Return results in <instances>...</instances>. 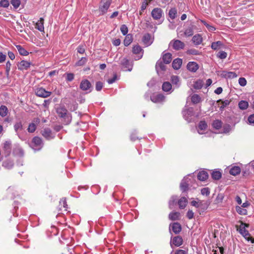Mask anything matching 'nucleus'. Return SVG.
Here are the masks:
<instances>
[{
  "label": "nucleus",
  "instance_id": "f257e3e1",
  "mask_svg": "<svg viewBox=\"0 0 254 254\" xmlns=\"http://www.w3.org/2000/svg\"><path fill=\"white\" fill-rule=\"evenodd\" d=\"M56 112L59 117L67 119L66 124H68L70 122V119L67 116V110L64 106H60L57 107L56 109Z\"/></svg>",
  "mask_w": 254,
  "mask_h": 254
},
{
  "label": "nucleus",
  "instance_id": "f03ea898",
  "mask_svg": "<svg viewBox=\"0 0 254 254\" xmlns=\"http://www.w3.org/2000/svg\"><path fill=\"white\" fill-rule=\"evenodd\" d=\"M120 65L124 71H131L132 69L133 64L126 58H123L120 60Z\"/></svg>",
  "mask_w": 254,
  "mask_h": 254
},
{
  "label": "nucleus",
  "instance_id": "7ed1b4c3",
  "mask_svg": "<svg viewBox=\"0 0 254 254\" xmlns=\"http://www.w3.org/2000/svg\"><path fill=\"white\" fill-rule=\"evenodd\" d=\"M79 87L80 89L83 91H87V93L91 92L93 89V87L92 86L90 82L87 79H83L81 80Z\"/></svg>",
  "mask_w": 254,
  "mask_h": 254
},
{
  "label": "nucleus",
  "instance_id": "20e7f679",
  "mask_svg": "<svg viewBox=\"0 0 254 254\" xmlns=\"http://www.w3.org/2000/svg\"><path fill=\"white\" fill-rule=\"evenodd\" d=\"M35 94L40 97L47 98L51 96L52 92L48 91L43 87H39L35 90Z\"/></svg>",
  "mask_w": 254,
  "mask_h": 254
},
{
  "label": "nucleus",
  "instance_id": "39448f33",
  "mask_svg": "<svg viewBox=\"0 0 254 254\" xmlns=\"http://www.w3.org/2000/svg\"><path fill=\"white\" fill-rule=\"evenodd\" d=\"M111 2L112 0H102L99 8L102 14H104L107 12L111 4Z\"/></svg>",
  "mask_w": 254,
  "mask_h": 254
},
{
  "label": "nucleus",
  "instance_id": "423d86ee",
  "mask_svg": "<svg viewBox=\"0 0 254 254\" xmlns=\"http://www.w3.org/2000/svg\"><path fill=\"white\" fill-rule=\"evenodd\" d=\"M32 147L34 149L39 150L43 147L42 139L38 136H35L32 139Z\"/></svg>",
  "mask_w": 254,
  "mask_h": 254
},
{
  "label": "nucleus",
  "instance_id": "0eeeda50",
  "mask_svg": "<svg viewBox=\"0 0 254 254\" xmlns=\"http://www.w3.org/2000/svg\"><path fill=\"white\" fill-rule=\"evenodd\" d=\"M40 123V120L38 118H34L30 123L27 128V131L29 133L34 132L37 128V126Z\"/></svg>",
  "mask_w": 254,
  "mask_h": 254
},
{
  "label": "nucleus",
  "instance_id": "6e6552de",
  "mask_svg": "<svg viewBox=\"0 0 254 254\" xmlns=\"http://www.w3.org/2000/svg\"><path fill=\"white\" fill-rule=\"evenodd\" d=\"M163 11L160 8H154L151 11V16L154 20H159L162 17Z\"/></svg>",
  "mask_w": 254,
  "mask_h": 254
},
{
  "label": "nucleus",
  "instance_id": "1a4fd4ad",
  "mask_svg": "<svg viewBox=\"0 0 254 254\" xmlns=\"http://www.w3.org/2000/svg\"><path fill=\"white\" fill-rule=\"evenodd\" d=\"M191 182L190 179L188 177H184L180 184V189L183 192H185L188 190L189 186Z\"/></svg>",
  "mask_w": 254,
  "mask_h": 254
},
{
  "label": "nucleus",
  "instance_id": "9d476101",
  "mask_svg": "<svg viewBox=\"0 0 254 254\" xmlns=\"http://www.w3.org/2000/svg\"><path fill=\"white\" fill-rule=\"evenodd\" d=\"M171 43H172L173 48L177 51L183 49L185 46V43L179 40H173Z\"/></svg>",
  "mask_w": 254,
  "mask_h": 254
},
{
  "label": "nucleus",
  "instance_id": "9b49d317",
  "mask_svg": "<svg viewBox=\"0 0 254 254\" xmlns=\"http://www.w3.org/2000/svg\"><path fill=\"white\" fill-rule=\"evenodd\" d=\"M183 240L182 237L180 236L174 237L172 238V241L170 242V246L173 248V245L176 247H180L183 244Z\"/></svg>",
  "mask_w": 254,
  "mask_h": 254
},
{
  "label": "nucleus",
  "instance_id": "f8f14e48",
  "mask_svg": "<svg viewBox=\"0 0 254 254\" xmlns=\"http://www.w3.org/2000/svg\"><path fill=\"white\" fill-rule=\"evenodd\" d=\"M165 97L162 94L153 95L150 97L151 100L154 103H161L165 100Z\"/></svg>",
  "mask_w": 254,
  "mask_h": 254
},
{
  "label": "nucleus",
  "instance_id": "ddd939ff",
  "mask_svg": "<svg viewBox=\"0 0 254 254\" xmlns=\"http://www.w3.org/2000/svg\"><path fill=\"white\" fill-rule=\"evenodd\" d=\"M11 143L10 141H6L3 143V149L5 156L9 155L11 150Z\"/></svg>",
  "mask_w": 254,
  "mask_h": 254
},
{
  "label": "nucleus",
  "instance_id": "4468645a",
  "mask_svg": "<svg viewBox=\"0 0 254 254\" xmlns=\"http://www.w3.org/2000/svg\"><path fill=\"white\" fill-rule=\"evenodd\" d=\"M42 134L47 139H51L55 137V135L52 133L51 129L49 128L44 129L42 131Z\"/></svg>",
  "mask_w": 254,
  "mask_h": 254
},
{
  "label": "nucleus",
  "instance_id": "2eb2a0df",
  "mask_svg": "<svg viewBox=\"0 0 254 254\" xmlns=\"http://www.w3.org/2000/svg\"><path fill=\"white\" fill-rule=\"evenodd\" d=\"M31 64V63L30 62L23 60L18 63L17 65L18 68L20 70H26L30 67Z\"/></svg>",
  "mask_w": 254,
  "mask_h": 254
},
{
  "label": "nucleus",
  "instance_id": "dca6fc26",
  "mask_svg": "<svg viewBox=\"0 0 254 254\" xmlns=\"http://www.w3.org/2000/svg\"><path fill=\"white\" fill-rule=\"evenodd\" d=\"M196 26L190 24L187 28H186L184 31V34L187 37H190L193 35V30L195 29Z\"/></svg>",
  "mask_w": 254,
  "mask_h": 254
},
{
  "label": "nucleus",
  "instance_id": "f3484780",
  "mask_svg": "<svg viewBox=\"0 0 254 254\" xmlns=\"http://www.w3.org/2000/svg\"><path fill=\"white\" fill-rule=\"evenodd\" d=\"M171 227L172 230L175 234H179L182 230L181 224L178 222H174L171 224L170 227Z\"/></svg>",
  "mask_w": 254,
  "mask_h": 254
},
{
  "label": "nucleus",
  "instance_id": "a211bd4d",
  "mask_svg": "<svg viewBox=\"0 0 254 254\" xmlns=\"http://www.w3.org/2000/svg\"><path fill=\"white\" fill-rule=\"evenodd\" d=\"M163 62L158 60L155 65L156 70L157 72V73L159 74V72H161L162 71H164L166 70V66L164 64Z\"/></svg>",
  "mask_w": 254,
  "mask_h": 254
},
{
  "label": "nucleus",
  "instance_id": "6ab92c4d",
  "mask_svg": "<svg viewBox=\"0 0 254 254\" xmlns=\"http://www.w3.org/2000/svg\"><path fill=\"white\" fill-rule=\"evenodd\" d=\"M191 41L194 45L198 46L202 43L203 38L200 34H197L192 37Z\"/></svg>",
  "mask_w": 254,
  "mask_h": 254
},
{
  "label": "nucleus",
  "instance_id": "aec40b11",
  "mask_svg": "<svg viewBox=\"0 0 254 254\" xmlns=\"http://www.w3.org/2000/svg\"><path fill=\"white\" fill-rule=\"evenodd\" d=\"M188 69L191 72H195L198 68V64L194 62H190L187 64Z\"/></svg>",
  "mask_w": 254,
  "mask_h": 254
},
{
  "label": "nucleus",
  "instance_id": "412c9836",
  "mask_svg": "<svg viewBox=\"0 0 254 254\" xmlns=\"http://www.w3.org/2000/svg\"><path fill=\"white\" fill-rule=\"evenodd\" d=\"M162 90L166 92L171 93L173 91L172 84L168 81L164 82L162 86Z\"/></svg>",
  "mask_w": 254,
  "mask_h": 254
},
{
  "label": "nucleus",
  "instance_id": "4be33fe9",
  "mask_svg": "<svg viewBox=\"0 0 254 254\" xmlns=\"http://www.w3.org/2000/svg\"><path fill=\"white\" fill-rule=\"evenodd\" d=\"M172 54L170 53H167L165 54H164L163 53L162 54V60L164 64H168L171 63L172 61Z\"/></svg>",
  "mask_w": 254,
  "mask_h": 254
},
{
  "label": "nucleus",
  "instance_id": "5701e85b",
  "mask_svg": "<svg viewBox=\"0 0 254 254\" xmlns=\"http://www.w3.org/2000/svg\"><path fill=\"white\" fill-rule=\"evenodd\" d=\"M221 76L226 78H234L236 77L237 75L234 72L223 71L221 73Z\"/></svg>",
  "mask_w": 254,
  "mask_h": 254
},
{
  "label": "nucleus",
  "instance_id": "b1692460",
  "mask_svg": "<svg viewBox=\"0 0 254 254\" xmlns=\"http://www.w3.org/2000/svg\"><path fill=\"white\" fill-rule=\"evenodd\" d=\"M224 47V45L221 41H220L212 42L211 45V48L214 50H217Z\"/></svg>",
  "mask_w": 254,
  "mask_h": 254
},
{
  "label": "nucleus",
  "instance_id": "393cba45",
  "mask_svg": "<svg viewBox=\"0 0 254 254\" xmlns=\"http://www.w3.org/2000/svg\"><path fill=\"white\" fill-rule=\"evenodd\" d=\"M182 64V60L179 58L175 59L172 63V67L175 69H179Z\"/></svg>",
  "mask_w": 254,
  "mask_h": 254
},
{
  "label": "nucleus",
  "instance_id": "a878e982",
  "mask_svg": "<svg viewBox=\"0 0 254 254\" xmlns=\"http://www.w3.org/2000/svg\"><path fill=\"white\" fill-rule=\"evenodd\" d=\"M208 173L204 171L199 172L197 174V179L201 181H204L208 179Z\"/></svg>",
  "mask_w": 254,
  "mask_h": 254
},
{
  "label": "nucleus",
  "instance_id": "bb28decb",
  "mask_svg": "<svg viewBox=\"0 0 254 254\" xmlns=\"http://www.w3.org/2000/svg\"><path fill=\"white\" fill-rule=\"evenodd\" d=\"M44 18L41 17L36 23L35 28L41 32L43 31L44 29Z\"/></svg>",
  "mask_w": 254,
  "mask_h": 254
},
{
  "label": "nucleus",
  "instance_id": "cd10ccee",
  "mask_svg": "<svg viewBox=\"0 0 254 254\" xmlns=\"http://www.w3.org/2000/svg\"><path fill=\"white\" fill-rule=\"evenodd\" d=\"M142 41L146 46H149L151 44V35L149 33L145 34L142 38Z\"/></svg>",
  "mask_w": 254,
  "mask_h": 254
},
{
  "label": "nucleus",
  "instance_id": "c85d7f7f",
  "mask_svg": "<svg viewBox=\"0 0 254 254\" xmlns=\"http://www.w3.org/2000/svg\"><path fill=\"white\" fill-rule=\"evenodd\" d=\"M187 202V199L185 197H182L178 201V203L180 208L184 209L186 206Z\"/></svg>",
  "mask_w": 254,
  "mask_h": 254
},
{
  "label": "nucleus",
  "instance_id": "c756f323",
  "mask_svg": "<svg viewBox=\"0 0 254 254\" xmlns=\"http://www.w3.org/2000/svg\"><path fill=\"white\" fill-rule=\"evenodd\" d=\"M178 201V198L177 196H172L171 197L170 200L169 202V208L172 209L173 208L174 206L177 204Z\"/></svg>",
  "mask_w": 254,
  "mask_h": 254
},
{
  "label": "nucleus",
  "instance_id": "7c9ffc66",
  "mask_svg": "<svg viewBox=\"0 0 254 254\" xmlns=\"http://www.w3.org/2000/svg\"><path fill=\"white\" fill-rule=\"evenodd\" d=\"M16 48L17 49L20 55L24 56L28 55L29 52L27 51L21 45H16Z\"/></svg>",
  "mask_w": 254,
  "mask_h": 254
},
{
  "label": "nucleus",
  "instance_id": "2f4dec72",
  "mask_svg": "<svg viewBox=\"0 0 254 254\" xmlns=\"http://www.w3.org/2000/svg\"><path fill=\"white\" fill-rule=\"evenodd\" d=\"M59 203L60 209L62 210L63 209H64L65 211L67 210V204L66 203V201L65 198H63L61 199L59 202Z\"/></svg>",
  "mask_w": 254,
  "mask_h": 254
},
{
  "label": "nucleus",
  "instance_id": "473e14b6",
  "mask_svg": "<svg viewBox=\"0 0 254 254\" xmlns=\"http://www.w3.org/2000/svg\"><path fill=\"white\" fill-rule=\"evenodd\" d=\"M248 224L244 223H241L239 229V233L242 235H243L246 233H248V231L246 229V227H248Z\"/></svg>",
  "mask_w": 254,
  "mask_h": 254
},
{
  "label": "nucleus",
  "instance_id": "72a5a7b5",
  "mask_svg": "<svg viewBox=\"0 0 254 254\" xmlns=\"http://www.w3.org/2000/svg\"><path fill=\"white\" fill-rule=\"evenodd\" d=\"M241 172V168L238 166L233 167L230 170L229 173L231 175L236 176Z\"/></svg>",
  "mask_w": 254,
  "mask_h": 254
},
{
  "label": "nucleus",
  "instance_id": "f704fd0d",
  "mask_svg": "<svg viewBox=\"0 0 254 254\" xmlns=\"http://www.w3.org/2000/svg\"><path fill=\"white\" fill-rule=\"evenodd\" d=\"M14 129L17 134L19 136V131L22 130L23 129L22 123L21 122L16 123L14 125Z\"/></svg>",
  "mask_w": 254,
  "mask_h": 254
},
{
  "label": "nucleus",
  "instance_id": "c9c22d12",
  "mask_svg": "<svg viewBox=\"0 0 254 254\" xmlns=\"http://www.w3.org/2000/svg\"><path fill=\"white\" fill-rule=\"evenodd\" d=\"M180 213L178 212H172L169 215V219L172 221L178 220L180 216Z\"/></svg>",
  "mask_w": 254,
  "mask_h": 254
},
{
  "label": "nucleus",
  "instance_id": "e433bc0d",
  "mask_svg": "<svg viewBox=\"0 0 254 254\" xmlns=\"http://www.w3.org/2000/svg\"><path fill=\"white\" fill-rule=\"evenodd\" d=\"M132 42V37L130 34H127L126 35L125 40L124 41V44L125 46H128Z\"/></svg>",
  "mask_w": 254,
  "mask_h": 254
},
{
  "label": "nucleus",
  "instance_id": "4c0bfd02",
  "mask_svg": "<svg viewBox=\"0 0 254 254\" xmlns=\"http://www.w3.org/2000/svg\"><path fill=\"white\" fill-rule=\"evenodd\" d=\"M222 176L221 173L219 171H213L211 173V177L213 178V179L215 180H219Z\"/></svg>",
  "mask_w": 254,
  "mask_h": 254
},
{
  "label": "nucleus",
  "instance_id": "58836bf2",
  "mask_svg": "<svg viewBox=\"0 0 254 254\" xmlns=\"http://www.w3.org/2000/svg\"><path fill=\"white\" fill-rule=\"evenodd\" d=\"M201 98L198 94H194L191 97V101L194 104H196L201 101Z\"/></svg>",
  "mask_w": 254,
  "mask_h": 254
},
{
  "label": "nucleus",
  "instance_id": "ea45409f",
  "mask_svg": "<svg viewBox=\"0 0 254 254\" xmlns=\"http://www.w3.org/2000/svg\"><path fill=\"white\" fill-rule=\"evenodd\" d=\"M8 109L4 105H1L0 107V116L4 117L7 115Z\"/></svg>",
  "mask_w": 254,
  "mask_h": 254
},
{
  "label": "nucleus",
  "instance_id": "a19ab883",
  "mask_svg": "<svg viewBox=\"0 0 254 254\" xmlns=\"http://www.w3.org/2000/svg\"><path fill=\"white\" fill-rule=\"evenodd\" d=\"M183 113L185 118H186L187 115L190 117H191L193 115V109L191 107L183 111Z\"/></svg>",
  "mask_w": 254,
  "mask_h": 254
},
{
  "label": "nucleus",
  "instance_id": "79ce46f5",
  "mask_svg": "<svg viewBox=\"0 0 254 254\" xmlns=\"http://www.w3.org/2000/svg\"><path fill=\"white\" fill-rule=\"evenodd\" d=\"M238 106L240 109L246 110L249 106V103L246 101L242 100L239 102Z\"/></svg>",
  "mask_w": 254,
  "mask_h": 254
},
{
  "label": "nucleus",
  "instance_id": "37998d69",
  "mask_svg": "<svg viewBox=\"0 0 254 254\" xmlns=\"http://www.w3.org/2000/svg\"><path fill=\"white\" fill-rule=\"evenodd\" d=\"M203 85V82L201 80H197L193 84V88L195 89H201Z\"/></svg>",
  "mask_w": 254,
  "mask_h": 254
},
{
  "label": "nucleus",
  "instance_id": "c03bdc74",
  "mask_svg": "<svg viewBox=\"0 0 254 254\" xmlns=\"http://www.w3.org/2000/svg\"><path fill=\"white\" fill-rule=\"evenodd\" d=\"M177 10L175 8H172L169 11V16L172 19H174L177 15Z\"/></svg>",
  "mask_w": 254,
  "mask_h": 254
},
{
  "label": "nucleus",
  "instance_id": "a18cd8bd",
  "mask_svg": "<svg viewBox=\"0 0 254 254\" xmlns=\"http://www.w3.org/2000/svg\"><path fill=\"white\" fill-rule=\"evenodd\" d=\"M200 21L202 23H203L206 26V27L207 28V29L209 31L212 32V31H215L216 30V28L214 26L207 23L205 20H200Z\"/></svg>",
  "mask_w": 254,
  "mask_h": 254
},
{
  "label": "nucleus",
  "instance_id": "49530a36",
  "mask_svg": "<svg viewBox=\"0 0 254 254\" xmlns=\"http://www.w3.org/2000/svg\"><path fill=\"white\" fill-rule=\"evenodd\" d=\"M222 125V123L221 121H220L219 120H216L213 121V122L212 123V127L214 128H215L216 129H218L221 127Z\"/></svg>",
  "mask_w": 254,
  "mask_h": 254
},
{
  "label": "nucleus",
  "instance_id": "de8ad7c7",
  "mask_svg": "<svg viewBox=\"0 0 254 254\" xmlns=\"http://www.w3.org/2000/svg\"><path fill=\"white\" fill-rule=\"evenodd\" d=\"M171 80L173 85H176L177 87L179 86V78L178 76L173 75L171 76Z\"/></svg>",
  "mask_w": 254,
  "mask_h": 254
},
{
  "label": "nucleus",
  "instance_id": "09e8293b",
  "mask_svg": "<svg viewBox=\"0 0 254 254\" xmlns=\"http://www.w3.org/2000/svg\"><path fill=\"white\" fill-rule=\"evenodd\" d=\"M207 127V125L206 123L204 121H201L198 126V129L203 130L205 129Z\"/></svg>",
  "mask_w": 254,
  "mask_h": 254
},
{
  "label": "nucleus",
  "instance_id": "8fccbe9b",
  "mask_svg": "<svg viewBox=\"0 0 254 254\" xmlns=\"http://www.w3.org/2000/svg\"><path fill=\"white\" fill-rule=\"evenodd\" d=\"M237 212L240 215H246L247 213V210L246 209L243 208L240 206H237L236 207Z\"/></svg>",
  "mask_w": 254,
  "mask_h": 254
},
{
  "label": "nucleus",
  "instance_id": "3c124183",
  "mask_svg": "<svg viewBox=\"0 0 254 254\" xmlns=\"http://www.w3.org/2000/svg\"><path fill=\"white\" fill-rule=\"evenodd\" d=\"M142 49H141V47L139 46L138 45H136L133 47L132 48V53L134 54H139Z\"/></svg>",
  "mask_w": 254,
  "mask_h": 254
},
{
  "label": "nucleus",
  "instance_id": "603ef678",
  "mask_svg": "<svg viewBox=\"0 0 254 254\" xmlns=\"http://www.w3.org/2000/svg\"><path fill=\"white\" fill-rule=\"evenodd\" d=\"M2 166L8 169H10L13 167V164L12 162L9 161H4L2 163Z\"/></svg>",
  "mask_w": 254,
  "mask_h": 254
},
{
  "label": "nucleus",
  "instance_id": "864d4df0",
  "mask_svg": "<svg viewBox=\"0 0 254 254\" xmlns=\"http://www.w3.org/2000/svg\"><path fill=\"white\" fill-rule=\"evenodd\" d=\"M14 152L16 154H17L21 157L23 156L24 154L23 150L21 148H20V147H18L17 148H16L14 150Z\"/></svg>",
  "mask_w": 254,
  "mask_h": 254
},
{
  "label": "nucleus",
  "instance_id": "5fc2aeb1",
  "mask_svg": "<svg viewBox=\"0 0 254 254\" xmlns=\"http://www.w3.org/2000/svg\"><path fill=\"white\" fill-rule=\"evenodd\" d=\"M227 56V54L224 51H220L217 54V57L220 59H225Z\"/></svg>",
  "mask_w": 254,
  "mask_h": 254
},
{
  "label": "nucleus",
  "instance_id": "6e6d98bb",
  "mask_svg": "<svg viewBox=\"0 0 254 254\" xmlns=\"http://www.w3.org/2000/svg\"><path fill=\"white\" fill-rule=\"evenodd\" d=\"M231 130V127L230 125H225L223 127L222 133H227Z\"/></svg>",
  "mask_w": 254,
  "mask_h": 254
},
{
  "label": "nucleus",
  "instance_id": "4d7b16f0",
  "mask_svg": "<svg viewBox=\"0 0 254 254\" xmlns=\"http://www.w3.org/2000/svg\"><path fill=\"white\" fill-rule=\"evenodd\" d=\"M120 30L123 35H127L128 32V28L126 25H122L121 27Z\"/></svg>",
  "mask_w": 254,
  "mask_h": 254
},
{
  "label": "nucleus",
  "instance_id": "13d9d810",
  "mask_svg": "<svg viewBox=\"0 0 254 254\" xmlns=\"http://www.w3.org/2000/svg\"><path fill=\"white\" fill-rule=\"evenodd\" d=\"M11 64L10 63V62L9 61H7L6 62V64H5V67H6L5 74H6L7 76H8L9 75V71H10V68H11Z\"/></svg>",
  "mask_w": 254,
  "mask_h": 254
},
{
  "label": "nucleus",
  "instance_id": "bf43d9fd",
  "mask_svg": "<svg viewBox=\"0 0 254 254\" xmlns=\"http://www.w3.org/2000/svg\"><path fill=\"white\" fill-rule=\"evenodd\" d=\"M9 5V3L8 0H1L0 1V7L6 8Z\"/></svg>",
  "mask_w": 254,
  "mask_h": 254
},
{
  "label": "nucleus",
  "instance_id": "052dcab7",
  "mask_svg": "<svg viewBox=\"0 0 254 254\" xmlns=\"http://www.w3.org/2000/svg\"><path fill=\"white\" fill-rule=\"evenodd\" d=\"M87 60L85 57H82L80 60H79L76 64L78 66H81L84 65L87 62Z\"/></svg>",
  "mask_w": 254,
  "mask_h": 254
},
{
  "label": "nucleus",
  "instance_id": "680f3d73",
  "mask_svg": "<svg viewBox=\"0 0 254 254\" xmlns=\"http://www.w3.org/2000/svg\"><path fill=\"white\" fill-rule=\"evenodd\" d=\"M10 2L11 4L15 8H18L20 6L21 3L20 0H11Z\"/></svg>",
  "mask_w": 254,
  "mask_h": 254
},
{
  "label": "nucleus",
  "instance_id": "e2e57ef3",
  "mask_svg": "<svg viewBox=\"0 0 254 254\" xmlns=\"http://www.w3.org/2000/svg\"><path fill=\"white\" fill-rule=\"evenodd\" d=\"M103 87V83L101 81H97L96 83L95 89L97 91L101 90Z\"/></svg>",
  "mask_w": 254,
  "mask_h": 254
},
{
  "label": "nucleus",
  "instance_id": "0e129e2a",
  "mask_svg": "<svg viewBox=\"0 0 254 254\" xmlns=\"http://www.w3.org/2000/svg\"><path fill=\"white\" fill-rule=\"evenodd\" d=\"M248 241H251L252 243H254V239L250 237V234L249 232L246 233L244 235H242Z\"/></svg>",
  "mask_w": 254,
  "mask_h": 254
},
{
  "label": "nucleus",
  "instance_id": "69168bd1",
  "mask_svg": "<svg viewBox=\"0 0 254 254\" xmlns=\"http://www.w3.org/2000/svg\"><path fill=\"white\" fill-rule=\"evenodd\" d=\"M187 53L190 55H199V52L198 50H195L194 49H191L188 50Z\"/></svg>",
  "mask_w": 254,
  "mask_h": 254
},
{
  "label": "nucleus",
  "instance_id": "338daca9",
  "mask_svg": "<svg viewBox=\"0 0 254 254\" xmlns=\"http://www.w3.org/2000/svg\"><path fill=\"white\" fill-rule=\"evenodd\" d=\"M201 193L203 195H208L210 194V190L208 188H204L201 190Z\"/></svg>",
  "mask_w": 254,
  "mask_h": 254
},
{
  "label": "nucleus",
  "instance_id": "774afa93",
  "mask_svg": "<svg viewBox=\"0 0 254 254\" xmlns=\"http://www.w3.org/2000/svg\"><path fill=\"white\" fill-rule=\"evenodd\" d=\"M74 75L72 73H68L66 74V80L67 81H71L73 80Z\"/></svg>",
  "mask_w": 254,
  "mask_h": 254
}]
</instances>
